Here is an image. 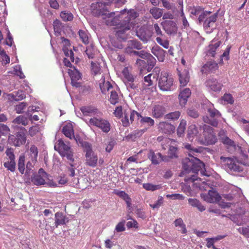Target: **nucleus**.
Instances as JSON below:
<instances>
[{
    "mask_svg": "<svg viewBox=\"0 0 249 249\" xmlns=\"http://www.w3.org/2000/svg\"><path fill=\"white\" fill-rule=\"evenodd\" d=\"M114 13H111L105 19V23L107 26H115V36L122 39L127 38L126 32L133 27L132 20L139 16V13L134 9L126 11L122 10L119 15L114 17Z\"/></svg>",
    "mask_w": 249,
    "mask_h": 249,
    "instance_id": "1",
    "label": "nucleus"
},
{
    "mask_svg": "<svg viewBox=\"0 0 249 249\" xmlns=\"http://www.w3.org/2000/svg\"><path fill=\"white\" fill-rule=\"evenodd\" d=\"M193 159V161L186 159L183 161V170L180 173L179 176L182 177L191 172L197 174L199 171L201 176H208L206 173L204 163L198 159L194 158Z\"/></svg>",
    "mask_w": 249,
    "mask_h": 249,
    "instance_id": "2",
    "label": "nucleus"
},
{
    "mask_svg": "<svg viewBox=\"0 0 249 249\" xmlns=\"http://www.w3.org/2000/svg\"><path fill=\"white\" fill-rule=\"evenodd\" d=\"M54 149L59 153L62 158H66L71 167L74 166V153L69 144L66 143L61 139H59L54 146Z\"/></svg>",
    "mask_w": 249,
    "mask_h": 249,
    "instance_id": "3",
    "label": "nucleus"
},
{
    "mask_svg": "<svg viewBox=\"0 0 249 249\" xmlns=\"http://www.w3.org/2000/svg\"><path fill=\"white\" fill-rule=\"evenodd\" d=\"M212 12L210 11H203L199 15L198 20L200 23L203 22V27L206 30L210 32L214 28V25L218 18V13L210 15Z\"/></svg>",
    "mask_w": 249,
    "mask_h": 249,
    "instance_id": "4",
    "label": "nucleus"
},
{
    "mask_svg": "<svg viewBox=\"0 0 249 249\" xmlns=\"http://www.w3.org/2000/svg\"><path fill=\"white\" fill-rule=\"evenodd\" d=\"M82 146L86 152V164L91 167H95L97 165L98 156L92 150L91 145L88 142H85L82 143Z\"/></svg>",
    "mask_w": 249,
    "mask_h": 249,
    "instance_id": "5",
    "label": "nucleus"
},
{
    "mask_svg": "<svg viewBox=\"0 0 249 249\" xmlns=\"http://www.w3.org/2000/svg\"><path fill=\"white\" fill-rule=\"evenodd\" d=\"M174 79L166 72H161L159 79L158 86L160 89L164 91L173 89Z\"/></svg>",
    "mask_w": 249,
    "mask_h": 249,
    "instance_id": "6",
    "label": "nucleus"
},
{
    "mask_svg": "<svg viewBox=\"0 0 249 249\" xmlns=\"http://www.w3.org/2000/svg\"><path fill=\"white\" fill-rule=\"evenodd\" d=\"M157 74L149 73L143 78L142 90L147 92H152L156 89L155 82L158 80Z\"/></svg>",
    "mask_w": 249,
    "mask_h": 249,
    "instance_id": "7",
    "label": "nucleus"
},
{
    "mask_svg": "<svg viewBox=\"0 0 249 249\" xmlns=\"http://www.w3.org/2000/svg\"><path fill=\"white\" fill-rule=\"evenodd\" d=\"M123 81L127 89H135L138 87L136 81V76L133 75L128 67H125L122 71Z\"/></svg>",
    "mask_w": 249,
    "mask_h": 249,
    "instance_id": "8",
    "label": "nucleus"
},
{
    "mask_svg": "<svg viewBox=\"0 0 249 249\" xmlns=\"http://www.w3.org/2000/svg\"><path fill=\"white\" fill-rule=\"evenodd\" d=\"M220 160L230 170L237 172L243 171L241 164L236 158L221 156Z\"/></svg>",
    "mask_w": 249,
    "mask_h": 249,
    "instance_id": "9",
    "label": "nucleus"
},
{
    "mask_svg": "<svg viewBox=\"0 0 249 249\" xmlns=\"http://www.w3.org/2000/svg\"><path fill=\"white\" fill-rule=\"evenodd\" d=\"M89 125L95 126L105 133H108L110 130V124L107 120L102 118H91L89 121Z\"/></svg>",
    "mask_w": 249,
    "mask_h": 249,
    "instance_id": "10",
    "label": "nucleus"
},
{
    "mask_svg": "<svg viewBox=\"0 0 249 249\" xmlns=\"http://www.w3.org/2000/svg\"><path fill=\"white\" fill-rule=\"evenodd\" d=\"M208 112L209 113L210 117L207 116H204L203 117V121L214 127H216L218 124V119L221 116V113L214 108H208Z\"/></svg>",
    "mask_w": 249,
    "mask_h": 249,
    "instance_id": "11",
    "label": "nucleus"
},
{
    "mask_svg": "<svg viewBox=\"0 0 249 249\" xmlns=\"http://www.w3.org/2000/svg\"><path fill=\"white\" fill-rule=\"evenodd\" d=\"M203 135L205 142L208 144H214L217 141V138L214 129L209 125H204Z\"/></svg>",
    "mask_w": 249,
    "mask_h": 249,
    "instance_id": "12",
    "label": "nucleus"
},
{
    "mask_svg": "<svg viewBox=\"0 0 249 249\" xmlns=\"http://www.w3.org/2000/svg\"><path fill=\"white\" fill-rule=\"evenodd\" d=\"M48 179L49 175L42 168H40L37 174L32 178L31 181L36 185H41L46 184V180Z\"/></svg>",
    "mask_w": 249,
    "mask_h": 249,
    "instance_id": "13",
    "label": "nucleus"
},
{
    "mask_svg": "<svg viewBox=\"0 0 249 249\" xmlns=\"http://www.w3.org/2000/svg\"><path fill=\"white\" fill-rule=\"evenodd\" d=\"M9 142L12 143L15 146H19L25 143L26 136L24 132H18L16 136L10 135L9 136Z\"/></svg>",
    "mask_w": 249,
    "mask_h": 249,
    "instance_id": "14",
    "label": "nucleus"
},
{
    "mask_svg": "<svg viewBox=\"0 0 249 249\" xmlns=\"http://www.w3.org/2000/svg\"><path fill=\"white\" fill-rule=\"evenodd\" d=\"M206 87L214 92L220 91L223 87V85L219 82L216 78H212L208 79L205 82Z\"/></svg>",
    "mask_w": 249,
    "mask_h": 249,
    "instance_id": "15",
    "label": "nucleus"
},
{
    "mask_svg": "<svg viewBox=\"0 0 249 249\" xmlns=\"http://www.w3.org/2000/svg\"><path fill=\"white\" fill-rule=\"evenodd\" d=\"M148 158L151 160L152 163L154 165L159 164L161 161H168V158L166 156H162L160 153H158L156 155L152 150L149 151Z\"/></svg>",
    "mask_w": 249,
    "mask_h": 249,
    "instance_id": "16",
    "label": "nucleus"
},
{
    "mask_svg": "<svg viewBox=\"0 0 249 249\" xmlns=\"http://www.w3.org/2000/svg\"><path fill=\"white\" fill-rule=\"evenodd\" d=\"M218 64L214 61H210L202 67L201 72L204 74L214 73L218 70Z\"/></svg>",
    "mask_w": 249,
    "mask_h": 249,
    "instance_id": "17",
    "label": "nucleus"
},
{
    "mask_svg": "<svg viewBox=\"0 0 249 249\" xmlns=\"http://www.w3.org/2000/svg\"><path fill=\"white\" fill-rule=\"evenodd\" d=\"M161 25L165 32L169 35L175 34L178 30L176 23L173 20H166L161 22Z\"/></svg>",
    "mask_w": 249,
    "mask_h": 249,
    "instance_id": "18",
    "label": "nucleus"
},
{
    "mask_svg": "<svg viewBox=\"0 0 249 249\" xmlns=\"http://www.w3.org/2000/svg\"><path fill=\"white\" fill-rule=\"evenodd\" d=\"M68 73L71 77L72 85L76 88L80 87L81 84L78 82V81L81 78L80 72L75 69L73 70L69 69Z\"/></svg>",
    "mask_w": 249,
    "mask_h": 249,
    "instance_id": "19",
    "label": "nucleus"
},
{
    "mask_svg": "<svg viewBox=\"0 0 249 249\" xmlns=\"http://www.w3.org/2000/svg\"><path fill=\"white\" fill-rule=\"evenodd\" d=\"M159 129L162 133L169 134L174 132L175 127L170 123L161 122L159 124Z\"/></svg>",
    "mask_w": 249,
    "mask_h": 249,
    "instance_id": "20",
    "label": "nucleus"
},
{
    "mask_svg": "<svg viewBox=\"0 0 249 249\" xmlns=\"http://www.w3.org/2000/svg\"><path fill=\"white\" fill-rule=\"evenodd\" d=\"M165 113V108L160 105H155L152 109V115L155 118H160L162 117Z\"/></svg>",
    "mask_w": 249,
    "mask_h": 249,
    "instance_id": "21",
    "label": "nucleus"
},
{
    "mask_svg": "<svg viewBox=\"0 0 249 249\" xmlns=\"http://www.w3.org/2000/svg\"><path fill=\"white\" fill-rule=\"evenodd\" d=\"M55 226L57 228L59 225H65L69 222V219L61 212H57L54 215Z\"/></svg>",
    "mask_w": 249,
    "mask_h": 249,
    "instance_id": "22",
    "label": "nucleus"
},
{
    "mask_svg": "<svg viewBox=\"0 0 249 249\" xmlns=\"http://www.w3.org/2000/svg\"><path fill=\"white\" fill-rule=\"evenodd\" d=\"M152 53L155 55L159 61L163 62L165 56V51L158 45L154 46L151 49Z\"/></svg>",
    "mask_w": 249,
    "mask_h": 249,
    "instance_id": "23",
    "label": "nucleus"
},
{
    "mask_svg": "<svg viewBox=\"0 0 249 249\" xmlns=\"http://www.w3.org/2000/svg\"><path fill=\"white\" fill-rule=\"evenodd\" d=\"M27 152L28 158L31 160V161L34 164L36 163L37 161L38 154V151L37 147L35 145H31L30 148Z\"/></svg>",
    "mask_w": 249,
    "mask_h": 249,
    "instance_id": "24",
    "label": "nucleus"
},
{
    "mask_svg": "<svg viewBox=\"0 0 249 249\" xmlns=\"http://www.w3.org/2000/svg\"><path fill=\"white\" fill-rule=\"evenodd\" d=\"M114 193L122 198L126 203L127 207L130 210L131 208V198L124 191L115 190Z\"/></svg>",
    "mask_w": 249,
    "mask_h": 249,
    "instance_id": "25",
    "label": "nucleus"
},
{
    "mask_svg": "<svg viewBox=\"0 0 249 249\" xmlns=\"http://www.w3.org/2000/svg\"><path fill=\"white\" fill-rule=\"evenodd\" d=\"M191 90L188 88H186L180 91L178 98L179 104L181 106H184L186 104L188 98L191 95Z\"/></svg>",
    "mask_w": 249,
    "mask_h": 249,
    "instance_id": "26",
    "label": "nucleus"
},
{
    "mask_svg": "<svg viewBox=\"0 0 249 249\" xmlns=\"http://www.w3.org/2000/svg\"><path fill=\"white\" fill-rule=\"evenodd\" d=\"M137 35L144 42H147L152 36L151 33L149 31L142 28H140L137 32Z\"/></svg>",
    "mask_w": 249,
    "mask_h": 249,
    "instance_id": "27",
    "label": "nucleus"
},
{
    "mask_svg": "<svg viewBox=\"0 0 249 249\" xmlns=\"http://www.w3.org/2000/svg\"><path fill=\"white\" fill-rule=\"evenodd\" d=\"M220 196L215 191H210L204 197V200L209 203H214L219 201Z\"/></svg>",
    "mask_w": 249,
    "mask_h": 249,
    "instance_id": "28",
    "label": "nucleus"
},
{
    "mask_svg": "<svg viewBox=\"0 0 249 249\" xmlns=\"http://www.w3.org/2000/svg\"><path fill=\"white\" fill-rule=\"evenodd\" d=\"M80 110L84 116H92L97 114L98 110L92 106H83L80 107Z\"/></svg>",
    "mask_w": 249,
    "mask_h": 249,
    "instance_id": "29",
    "label": "nucleus"
},
{
    "mask_svg": "<svg viewBox=\"0 0 249 249\" xmlns=\"http://www.w3.org/2000/svg\"><path fill=\"white\" fill-rule=\"evenodd\" d=\"M221 43L220 41L214 42L213 40H212L211 43L208 46L207 54L214 57L216 53V50L219 47Z\"/></svg>",
    "mask_w": 249,
    "mask_h": 249,
    "instance_id": "30",
    "label": "nucleus"
},
{
    "mask_svg": "<svg viewBox=\"0 0 249 249\" xmlns=\"http://www.w3.org/2000/svg\"><path fill=\"white\" fill-rule=\"evenodd\" d=\"M178 74L179 80L181 86H186L189 81V72L186 70H184L182 72L178 71Z\"/></svg>",
    "mask_w": 249,
    "mask_h": 249,
    "instance_id": "31",
    "label": "nucleus"
},
{
    "mask_svg": "<svg viewBox=\"0 0 249 249\" xmlns=\"http://www.w3.org/2000/svg\"><path fill=\"white\" fill-rule=\"evenodd\" d=\"M101 81V82L99 83L101 90L103 94H106L110 89L113 88L112 86L109 82L105 81L104 76H102Z\"/></svg>",
    "mask_w": 249,
    "mask_h": 249,
    "instance_id": "32",
    "label": "nucleus"
},
{
    "mask_svg": "<svg viewBox=\"0 0 249 249\" xmlns=\"http://www.w3.org/2000/svg\"><path fill=\"white\" fill-rule=\"evenodd\" d=\"M62 132L67 137L69 138L70 139L74 138L73 126L71 124H68L64 126Z\"/></svg>",
    "mask_w": 249,
    "mask_h": 249,
    "instance_id": "33",
    "label": "nucleus"
},
{
    "mask_svg": "<svg viewBox=\"0 0 249 249\" xmlns=\"http://www.w3.org/2000/svg\"><path fill=\"white\" fill-rule=\"evenodd\" d=\"M8 99L11 100H15V101H20L26 97V95L24 92L22 90H18L16 94H14L13 93L9 94L8 95Z\"/></svg>",
    "mask_w": 249,
    "mask_h": 249,
    "instance_id": "34",
    "label": "nucleus"
},
{
    "mask_svg": "<svg viewBox=\"0 0 249 249\" xmlns=\"http://www.w3.org/2000/svg\"><path fill=\"white\" fill-rule=\"evenodd\" d=\"M189 204L193 207H196L200 212L205 210V207L202 205L200 202L196 198H189Z\"/></svg>",
    "mask_w": 249,
    "mask_h": 249,
    "instance_id": "35",
    "label": "nucleus"
},
{
    "mask_svg": "<svg viewBox=\"0 0 249 249\" xmlns=\"http://www.w3.org/2000/svg\"><path fill=\"white\" fill-rule=\"evenodd\" d=\"M142 48V45L138 40H131L128 42V46L126 48L127 52H130V49H135L137 50H141Z\"/></svg>",
    "mask_w": 249,
    "mask_h": 249,
    "instance_id": "36",
    "label": "nucleus"
},
{
    "mask_svg": "<svg viewBox=\"0 0 249 249\" xmlns=\"http://www.w3.org/2000/svg\"><path fill=\"white\" fill-rule=\"evenodd\" d=\"M130 112H131V109H125L123 112V114L121 117V121L124 126H128L130 124L129 117Z\"/></svg>",
    "mask_w": 249,
    "mask_h": 249,
    "instance_id": "37",
    "label": "nucleus"
},
{
    "mask_svg": "<svg viewBox=\"0 0 249 249\" xmlns=\"http://www.w3.org/2000/svg\"><path fill=\"white\" fill-rule=\"evenodd\" d=\"M198 131L197 127L195 124L190 125L188 129L187 136L190 141H193L194 138L196 136Z\"/></svg>",
    "mask_w": 249,
    "mask_h": 249,
    "instance_id": "38",
    "label": "nucleus"
},
{
    "mask_svg": "<svg viewBox=\"0 0 249 249\" xmlns=\"http://www.w3.org/2000/svg\"><path fill=\"white\" fill-rule=\"evenodd\" d=\"M12 123L18 126V125H22L26 126L28 124V120L27 117L23 115H20L17 117L13 121Z\"/></svg>",
    "mask_w": 249,
    "mask_h": 249,
    "instance_id": "39",
    "label": "nucleus"
},
{
    "mask_svg": "<svg viewBox=\"0 0 249 249\" xmlns=\"http://www.w3.org/2000/svg\"><path fill=\"white\" fill-rule=\"evenodd\" d=\"M91 71L92 74L94 75L101 74L102 71L100 64L92 61L91 63Z\"/></svg>",
    "mask_w": 249,
    "mask_h": 249,
    "instance_id": "40",
    "label": "nucleus"
},
{
    "mask_svg": "<svg viewBox=\"0 0 249 249\" xmlns=\"http://www.w3.org/2000/svg\"><path fill=\"white\" fill-rule=\"evenodd\" d=\"M150 13L155 19H158L162 16L163 10L158 7H153L150 9Z\"/></svg>",
    "mask_w": 249,
    "mask_h": 249,
    "instance_id": "41",
    "label": "nucleus"
},
{
    "mask_svg": "<svg viewBox=\"0 0 249 249\" xmlns=\"http://www.w3.org/2000/svg\"><path fill=\"white\" fill-rule=\"evenodd\" d=\"M85 52L89 58H93L97 52V50L93 45L90 44L87 47Z\"/></svg>",
    "mask_w": 249,
    "mask_h": 249,
    "instance_id": "42",
    "label": "nucleus"
},
{
    "mask_svg": "<svg viewBox=\"0 0 249 249\" xmlns=\"http://www.w3.org/2000/svg\"><path fill=\"white\" fill-rule=\"evenodd\" d=\"M143 187L146 190L154 191L155 190L160 189L162 186L160 184L154 185L151 183H147L143 184Z\"/></svg>",
    "mask_w": 249,
    "mask_h": 249,
    "instance_id": "43",
    "label": "nucleus"
},
{
    "mask_svg": "<svg viewBox=\"0 0 249 249\" xmlns=\"http://www.w3.org/2000/svg\"><path fill=\"white\" fill-rule=\"evenodd\" d=\"M78 35L82 41L85 44L89 43V36L86 31L80 30L78 31Z\"/></svg>",
    "mask_w": 249,
    "mask_h": 249,
    "instance_id": "44",
    "label": "nucleus"
},
{
    "mask_svg": "<svg viewBox=\"0 0 249 249\" xmlns=\"http://www.w3.org/2000/svg\"><path fill=\"white\" fill-rule=\"evenodd\" d=\"M60 17L65 21H71L73 18V15L71 12L66 11L61 12Z\"/></svg>",
    "mask_w": 249,
    "mask_h": 249,
    "instance_id": "45",
    "label": "nucleus"
},
{
    "mask_svg": "<svg viewBox=\"0 0 249 249\" xmlns=\"http://www.w3.org/2000/svg\"><path fill=\"white\" fill-rule=\"evenodd\" d=\"M25 157L20 156L18 161V169L19 172L23 174L25 170Z\"/></svg>",
    "mask_w": 249,
    "mask_h": 249,
    "instance_id": "46",
    "label": "nucleus"
},
{
    "mask_svg": "<svg viewBox=\"0 0 249 249\" xmlns=\"http://www.w3.org/2000/svg\"><path fill=\"white\" fill-rule=\"evenodd\" d=\"M119 98L118 93L115 90L111 91L110 98L109 101L111 104L115 105L119 102Z\"/></svg>",
    "mask_w": 249,
    "mask_h": 249,
    "instance_id": "47",
    "label": "nucleus"
},
{
    "mask_svg": "<svg viewBox=\"0 0 249 249\" xmlns=\"http://www.w3.org/2000/svg\"><path fill=\"white\" fill-rule=\"evenodd\" d=\"M186 122L184 120H182L178 127L177 134L179 137H181L184 133L186 128Z\"/></svg>",
    "mask_w": 249,
    "mask_h": 249,
    "instance_id": "48",
    "label": "nucleus"
},
{
    "mask_svg": "<svg viewBox=\"0 0 249 249\" xmlns=\"http://www.w3.org/2000/svg\"><path fill=\"white\" fill-rule=\"evenodd\" d=\"M168 159L171 158H177L178 157V148L176 147L171 146H170L169 151H168Z\"/></svg>",
    "mask_w": 249,
    "mask_h": 249,
    "instance_id": "49",
    "label": "nucleus"
},
{
    "mask_svg": "<svg viewBox=\"0 0 249 249\" xmlns=\"http://www.w3.org/2000/svg\"><path fill=\"white\" fill-rule=\"evenodd\" d=\"M174 223L176 227H179L181 228L183 233H185L187 232L185 225L184 224L181 218L175 220Z\"/></svg>",
    "mask_w": 249,
    "mask_h": 249,
    "instance_id": "50",
    "label": "nucleus"
},
{
    "mask_svg": "<svg viewBox=\"0 0 249 249\" xmlns=\"http://www.w3.org/2000/svg\"><path fill=\"white\" fill-rule=\"evenodd\" d=\"M4 166L8 170L13 172L16 169V162L15 161L9 160L6 161L3 164Z\"/></svg>",
    "mask_w": 249,
    "mask_h": 249,
    "instance_id": "51",
    "label": "nucleus"
},
{
    "mask_svg": "<svg viewBox=\"0 0 249 249\" xmlns=\"http://www.w3.org/2000/svg\"><path fill=\"white\" fill-rule=\"evenodd\" d=\"M144 130H136L127 136L130 139L134 140L137 138L140 137L144 132Z\"/></svg>",
    "mask_w": 249,
    "mask_h": 249,
    "instance_id": "52",
    "label": "nucleus"
},
{
    "mask_svg": "<svg viewBox=\"0 0 249 249\" xmlns=\"http://www.w3.org/2000/svg\"><path fill=\"white\" fill-rule=\"evenodd\" d=\"M221 100L226 102L227 104L231 105L233 104L234 102L232 95L230 93H225L221 97Z\"/></svg>",
    "mask_w": 249,
    "mask_h": 249,
    "instance_id": "53",
    "label": "nucleus"
},
{
    "mask_svg": "<svg viewBox=\"0 0 249 249\" xmlns=\"http://www.w3.org/2000/svg\"><path fill=\"white\" fill-rule=\"evenodd\" d=\"M180 116V112L178 111H176L166 114L165 117L167 119L176 120L178 119Z\"/></svg>",
    "mask_w": 249,
    "mask_h": 249,
    "instance_id": "54",
    "label": "nucleus"
},
{
    "mask_svg": "<svg viewBox=\"0 0 249 249\" xmlns=\"http://www.w3.org/2000/svg\"><path fill=\"white\" fill-rule=\"evenodd\" d=\"M40 130L39 125L38 124L34 125L30 127L29 129V134L31 136L33 137L35 136L37 133Z\"/></svg>",
    "mask_w": 249,
    "mask_h": 249,
    "instance_id": "55",
    "label": "nucleus"
},
{
    "mask_svg": "<svg viewBox=\"0 0 249 249\" xmlns=\"http://www.w3.org/2000/svg\"><path fill=\"white\" fill-rule=\"evenodd\" d=\"M27 104L25 102H21L15 107V110L17 113H21L26 108Z\"/></svg>",
    "mask_w": 249,
    "mask_h": 249,
    "instance_id": "56",
    "label": "nucleus"
},
{
    "mask_svg": "<svg viewBox=\"0 0 249 249\" xmlns=\"http://www.w3.org/2000/svg\"><path fill=\"white\" fill-rule=\"evenodd\" d=\"M36 108H34V107H30L28 108V110L27 111V115L30 116V120L31 121H38L39 120V117L37 115H34L33 116L32 115L31 113L34 112Z\"/></svg>",
    "mask_w": 249,
    "mask_h": 249,
    "instance_id": "57",
    "label": "nucleus"
},
{
    "mask_svg": "<svg viewBox=\"0 0 249 249\" xmlns=\"http://www.w3.org/2000/svg\"><path fill=\"white\" fill-rule=\"evenodd\" d=\"M10 129L5 124H0V137L9 134Z\"/></svg>",
    "mask_w": 249,
    "mask_h": 249,
    "instance_id": "58",
    "label": "nucleus"
},
{
    "mask_svg": "<svg viewBox=\"0 0 249 249\" xmlns=\"http://www.w3.org/2000/svg\"><path fill=\"white\" fill-rule=\"evenodd\" d=\"M156 41L163 47L168 49L169 46V41L167 40H163L160 36H158L156 39Z\"/></svg>",
    "mask_w": 249,
    "mask_h": 249,
    "instance_id": "59",
    "label": "nucleus"
},
{
    "mask_svg": "<svg viewBox=\"0 0 249 249\" xmlns=\"http://www.w3.org/2000/svg\"><path fill=\"white\" fill-rule=\"evenodd\" d=\"M63 50L65 55L67 57H69L71 61L74 62V54L72 51L71 50H69L66 47H64L63 48Z\"/></svg>",
    "mask_w": 249,
    "mask_h": 249,
    "instance_id": "60",
    "label": "nucleus"
},
{
    "mask_svg": "<svg viewBox=\"0 0 249 249\" xmlns=\"http://www.w3.org/2000/svg\"><path fill=\"white\" fill-rule=\"evenodd\" d=\"M141 118V122L142 123H146L149 126H152L154 124V121L151 118L149 117H142V116H140Z\"/></svg>",
    "mask_w": 249,
    "mask_h": 249,
    "instance_id": "61",
    "label": "nucleus"
},
{
    "mask_svg": "<svg viewBox=\"0 0 249 249\" xmlns=\"http://www.w3.org/2000/svg\"><path fill=\"white\" fill-rule=\"evenodd\" d=\"M6 155L7 157L8 160L13 161H15V155L14 154V150L12 148H7L5 152Z\"/></svg>",
    "mask_w": 249,
    "mask_h": 249,
    "instance_id": "62",
    "label": "nucleus"
},
{
    "mask_svg": "<svg viewBox=\"0 0 249 249\" xmlns=\"http://www.w3.org/2000/svg\"><path fill=\"white\" fill-rule=\"evenodd\" d=\"M145 59L147 60V63L149 65L154 67L156 64V60L155 58L149 53H148L146 57L145 58Z\"/></svg>",
    "mask_w": 249,
    "mask_h": 249,
    "instance_id": "63",
    "label": "nucleus"
},
{
    "mask_svg": "<svg viewBox=\"0 0 249 249\" xmlns=\"http://www.w3.org/2000/svg\"><path fill=\"white\" fill-rule=\"evenodd\" d=\"M187 114L189 116L194 119H196L199 116L198 111L193 108L188 109L187 110Z\"/></svg>",
    "mask_w": 249,
    "mask_h": 249,
    "instance_id": "64",
    "label": "nucleus"
}]
</instances>
